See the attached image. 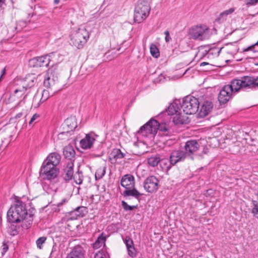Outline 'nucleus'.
<instances>
[{
	"mask_svg": "<svg viewBox=\"0 0 258 258\" xmlns=\"http://www.w3.org/2000/svg\"><path fill=\"white\" fill-rule=\"evenodd\" d=\"M28 216L26 204L21 200L16 199L15 203L11 206L7 212L9 222H23L27 223L29 218Z\"/></svg>",
	"mask_w": 258,
	"mask_h": 258,
	"instance_id": "obj_1",
	"label": "nucleus"
},
{
	"mask_svg": "<svg viewBox=\"0 0 258 258\" xmlns=\"http://www.w3.org/2000/svg\"><path fill=\"white\" fill-rule=\"evenodd\" d=\"M71 43L78 49L82 48L89 38V33L84 27L73 30L70 35Z\"/></svg>",
	"mask_w": 258,
	"mask_h": 258,
	"instance_id": "obj_2",
	"label": "nucleus"
},
{
	"mask_svg": "<svg viewBox=\"0 0 258 258\" xmlns=\"http://www.w3.org/2000/svg\"><path fill=\"white\" fill-rule=\"evenodd\" d=\"M235 92L237 93L242 89L258 88V77L244 76L240 79H234L231 82Z\"/></svg>",
	"mask_w": 258,
	"mask_h": 258,
	"instance_id": "obj_3",
	"label": "nucleus"
},
{
	"mask_svg": "<svg viewBox=\"0 0 258 258\" xmlns=\"http://www.w3.org/2000/svg\"><path fill=\"white\" fill-rule=\"evenodd\" d=\"M151 0H139L135 9L134 21L140 23L149 16Z\"/></svg>",
	"mask_w": 258,
	"mask_h": 258,
	"instance_id": "obj_4",
	"label": "nucleus"
},
{
	"mask_svg": "<svg viewBox=\"0 0 258 258\" xmlns=\"http://www.w3.org/2000/svg\"><path fill=\"white\" fill-rule=\"evenodd\" d=\"M58 54L54 52L50 53L48 54L34 57L29 60V64L32 67H48L50 66L53 67L55 61V58Z\"/></svg>",
	"mask_w": 258,
	"mask_h": 258,
	"instance_id": "obj_5",
	"label": "nucleus"
},
{
	"mask_svg": "<svg viewBox=\"0 0 258 258\" xmlns=\"http://www.w3.org/2000/svg\"><path fill=\"white\" fill-rule=\"evenodd\" d=\"M58 169L50 164L42 163L40 170V175L44 179L49 180L53 184L58 181Z\"/></svg>",
	"mask_w": 258,
	"mask_h": 258,
	"instance_id": "obj_6",
	"label": "nucleus"
},
{
	"mask_svg": "<svg viewBox=\"0 0 258 258\" xmlns=\"http://www.w3.org/2000/svg\"><path fill=\"white\" fill-rule=\"evenodd\" d=\"M189 35L194 40L203 41L210 38L211 33L210 29L206 25H200L190 28Z\"/></svg>",
	"mask_w": 258,
	"mask_h": 258,
	"instance_id": "obj_7",
	"label": "nucleus"
},
{
	"mask_svg": "<svg viewBox=\"0 0 258 258\" xmlns=\"http://www.w3.org/2000/svg\"><path fill=\"white\" fill-rule=\"evenodd\" d=\"M200 102L197 98L192 96H186L183 98L181 107L183 112L187 114L196 113L199 109Z\"/></svg>",
	"mask_w": 258,
	"mask_h": 258,
	"instance_id": "obj_8",
	"label": "nucleus"
},
{
	"mask_svg": "<svg viewBox=\"0 0 258 258\" xmlns=\"http://www.w3.org/2000/svg\"><path fill=\"white\" fill-rule=\"evenodd\" d=\"M158 122L154 119H151L144 125L141 127L138 134L146 138H153L158 130Z\"/></svg>",
	"mask_w": 258,
	"mask_h": 258,
	"instance_id": "obj_9",
	"label": "nucleus"
},
{
	"mask_svg": "<svg viewBox=\"0 0 258 258\" xmlns=\"http://www.w3.org/2000/svg\"><path fill=\"white\" fill-rule=\"evenodd\" d=\"M33 218L31 214L29 215V218L27 223L23 222H9L7 231L11 236H15L23 229H27L30 227L32 224Z\"/></svg>",
	"mask_w": 258,
	"mask_h": 258,
	"instance_id": "obj_10",
	"label": "nucleus"
},
{
	"mask_svg": "<svg viewBox=\"0 0 258 258\" xmlns=\"http://www.w3.org/2000/svg\"><path fill=\"white\" fill-rule=\"evenodd\" d=\"M223 48V47L218 46H213L208 49L202 48L199 49L196 56L200 59L207 58L209 59H212L219 56Z\"/></svg>",
	"mask_w": 258,
	"mask_h": 258,
	"instance_id": "obj_11",
	"label": "nucleus"
},
{
	"mask_svg": "<svg viewBox=\"0 0 258 258\" xmlns=\"http://www.w3.org/2000/svg\"><path fill=\"white\" fill-rule=\"evenodd\" d=\"M200 144L197 140H190L187 141L183 148L188 159L193 161L195 159V155L199 150Z\"/></svg>",
	"mask_w": 258,
	"mask_h": 258,
	"instance_id": "obj_12",
	"label": "nucleus"
},
{
	"mask_svg": "<svg viewBox=\"0 0 258 258\" xmlns=\"http://www.w3.org/2000/svg\"><path fill=\"white\" fill-rule=\"evenodd\" d=\"M232 84L225 85L220 90L218 95V100L220 104L227 103L231 98L233 94L236 93Z\"/></svg>",
	"mask_w": 258,
	"mask_h": 258,
	"instance_id": "obj_13",
	"label": "nucleus"
},
{
	"mask_svg": "<svg viewBox=\"0 0 258 258\" xmlns=\"http://www.w3.org/2000/svg\"><path fill=\"white\" fill-rule=\"evenodd\" d=\"M186 158L188 159L187 155L184 150H174L171 152L170 155L169 164H168L166 167L170 168L172 166L175 165L177 163L184 161Z\"/></svg>",
	"mask_w": 258,
	"mask_h": 258,
	"instance_id": "obj_14",
	"label": "nucleus"
},
{
	"mask_svg": "<svg viewBox=\"0 0 258 258\" xmlns=\"http://www.w3.org/2000/svg\"><path fill=\"white\" fill-rule=\"evenodd\" d=\"M57 71L53 67L48 69L43 82L44 86L46 88H50L54 86L57 81Z\"/></svg>",
	"mask_w": 258,
	"mask_h": 258,
	"instance_id": "obj_15",
	"label": "nucleus"
},
{
	"mask_svg": "<svg viewBox=\"0 0 258 258\" xmlns=\"http://www.w3.org/2000/svg\"><path fill=\"white\" fill-rule=\"evenodd\" d=\"M159 180L155 176L147 177L144 182V189L149 192H153L158 189Z\"/></svg>",
	"mask_w": 258,
	"mask_h": 258,
	"instance_id": "obj_16",
	"label": "nucleus"
},
{
	"mask_svg": "<svg viewBox=\"0 0 258 258\" xmlns=\"http://www.w3.org/2000/svg\"><path fill=\"white\" fill-rule=\"evenodd\" d=\"M85 250L83 247L78 245L74 246L71 250L68 253L66 258H84Z\"/></svg>",
	"mask_w": 258,
	"mask_h": 258,
	"instance_id": "obj_17",
	"label": "nucleus"
},
{
	"mask_svg": "<svg viewBox=\"0 0 258 258\" xmlns=\"http://www.w3.org/2000/svg\"><path fill=\"white\" fill-rule=\"evenodd\" d=\"M181 102L180 100L175 99L172 103L168 106L167 109L164 112L161 113L160 115H162L165 113H167L169 115H172L178 112L180 110Z\"/></svg>",
	"mask_w": 258,
	"mask_h": 258,
	"instance_id": "obj_18",
	"label": "nucleus"
},
{
	"mask_svg": "<svg viewBox=\"0 0 258 258\" xmlns=\"http://www.w3.org/2000/svg\"><path fill=\"white\" fill-rule=\"evenodd\" d=\"M95 135L92 133L86 135L84 138L80 141V146L84 149H90L95 141Z\"/></svg>",
	"mask_w": 258,
	"mask_h": 258,
	"instance_id": "obj_19",
	"label": "nucleus"
},
{
	"mask_svg": "<svg viewBox=\"0 0 258 258\" xmlns=\"http://www.w3.org/2000/svg\"><path fill=\"white\" fill-rule=\"evenodd\" d=\"M120 184L125 189L133 188L135 185L134 176L130 174L123 175L120 180Z\"/></svg>",
	"mask_w": 258,
	"mask_h": 258,
	"instance_id": "obj_20",
	"label": "nucleus"
},
{
	"mask_svg": "<svg viewBox=\"0 0 258 258\" xmlns=\"http://www.w3.org/2000/svg\"><path fill=\"white\" fill-rule=\"evenodd\" d=\"M60 155L56 152H54L50 153L43 163H47V164H50L51 165L56 167V166L60 162Z\"/></svg>",
	"mask_w": 258,
	"mask_h": 258,
	"instance_id": "obj_21",
	"label": "nucleus"
},
{
	"mask_svg": "<svg viewBox=\"0 0 258 258\" xmlns=\"http://www.w3.org/2000/svg\"><path fill=\"white\" fill-rule=\"evenodd\" d=\"M173 117V122L176 125L186 124L189 122L188 117L186 115H183L181 113L178 112L174 114Z\"/></svg>",
	"mask_w": 258,
	"mask_h": 258,
	"instance_id": "obj_22",
	"label": "nucleus"
},
{
	"mask_svg": "<svg viewBox=\"0 0 258 258\" xmlns=\"http://www.w3.org/2000/svg\"><path fill=\"white\" fill-rule=\"evenodd\" d=\"M73 167V162L72 161H69L67 163V166L64 170V174L63 176V178L66 181H68L72 178L74 174Z\"/></svg>",
	"mask_w": 258,
	"mask_h": 258,
	"instance_id": "obj_23",
	"label": "nucleus"
},
{
	"mask_svg": "<svg viewBox=\"0 0 258 258\" xmlns=\"http://www.w3.org/2000/svg\"><path fill=\"white\" fill-rule=\"evenodd\" d=\"M212 103L210 101H206L202 104L199 114L201 116H205L212 110Z\"/></svg>",
	"mask_w": 258,
	"mask_h": 258,
	"instance_id": "obj_24",
	"label": "nucleus"
},
{
	"mask_svg": "<svg viewBox=\"0 0 258 258\" xmlns=\"http://www.w3.org/2000/svg\"><path fill=\"white\" fill-rule=\"evenodd\" d=\"M63 126H66L68 132L75 130L77 126L76 118L75 116H71L67 118L64 123Z\"/></svg>",
	"mask_w": 258,
	"mask_h": 258,
	"instance_id": "obj_25",
	"label": "nucleus"
},
{
	"mask_svg": "<svg viewBox=\"0 0 258 258\" xmlns=\"http://www.w3.org/2000/svg\"><path fill=\"white\" fill-rule=\"evenodd\" d=\"M122 195L124 197L132 196L135 199H138L142 194L134 187L132 188H128L124 190Z\"/></svg>",
	"mask_w": 258,
	"mask_h": 258,
	"instance_id": "obj_26",
	"label": "nucleus"
},
{
	"mask_svg": "<svg viewBox=\"0 0 258 258\" xmlns=\"http://www.w3.org/2000/svg\"><path fill=\"white\" fill-rule=\"evenodd\" d=\"M125 154L120 149H115L110 154V159L116 162L118 160L123 158Z\"/></svg>",
	"mask_w": 258,
	"mask_h": 258,
	"instance_id": "obj_27",
	"label": "nucleus"
},
{
	"mask_svg": "<svg viewBox=\"0 0 258 258\" xmlns=\"http://www.w3.org/2000/svg\"><path fill=\"white\" fill-rule=\"evenodd\" d=\"M63 155L67 159L72 161L73 158L75 157L76 152L72 146H66L63 149Z\"/></svg>",
	"mask_w": 258,
	"mask_h": 258,
	"instance_id": "obj_28",
	"label": "nucleus"
},
{
	"mask_svg": "<svg viewBox=\"0 0 258 258\" xmlns=\"http://www.w3.org/2000/svg\"><path fill=\"white\" fill-rule=\"evenodd\" d=\"M235 9L234 8H230L228 10H227L222 13H221L219 16L216 19V21L219 23H222L226 21L227 19L228 16L231 14H232Z\"/></svg>",
	"mask_w": 258,
	"mask_h": 258,
	"instance_id": "obj_29",
	"label": "nucleus"
},
{
	"mask_svg": "<svg viewBox=\"0 0 258 258\" xmlns=\"http://www.w3.org/2000/svg\"><path fill=\"white\" fill-rule=\"evenodd\" d=\"M106 237L102 233L97 239L95 242L93 244V247L94 249H98L105 244Z\"/></svg>",
	"mask_w": 258,
	"mask_h": 258,
	"instance_id": "obj_30",
	"label": "nucleus"
},
{
	"mask_svg": "<svg viewBox=\"0 0 258 258\" xmlns=\"http://www.w3.org/2000/svg\"><path fill=\"white\" fill-rule=\"evenodd\" d=\"M161 159L159 155H153L148 158V163L152 167L157 166L160 163Z\"/></svg>",
	"mask_w": 258,
	"mask_h": 258,
	"instance_id": "obj_31",
	"label": "nucleus"
},
{
	"mask_svg": "<svg viewBox=\"0 0 258 258\" xmlns=\"http://www.w3.org/2000/svg\"><path fill=\"white\" fill-rule=\"evenodd\" d=\"M106 167L105 166H100L96 170L95 174L96 180H99L103 178L106 173Z\"/></svg>",
	"mask_w": 258,
	"mask_h": 258,
	"instance_id": "obj_32",
	"label": "nucleus"
},
{
	"mask_svg": "<svg viewBox=\"0 0 258 258\" xmlns=\"http://www.w3.org/2000/svg\"><path fill=\"white\" fill-rule=\"evenodd\" d=\"M43 102H41V95L39 94V92L38 91L33 97L32 104L34 107H38Z\"/></svg>",
	"mask_w": 258,
	"mask_h": 258,
	"instance_id": "obj_33",
	"label": "nucleus"
},
{
	"mask_svg": "<svg viewBox=\"0 0 258 258\" xmlns=\"http://www.w3.org/2000/svg\"><path fill=\"white\" fill-rule=\"evenodd\" d=\"M258 46V41L254 44H252L246 48L243 49V52L246 51H252L253 53L255 54L254 56H258V49H256L255 47Z\"/></svg>",
	"mask_w": 258,
	"mask_h": 258,
	"instance_id": "obj_34",
	"label": "nucleus"
},
{
	"mask_svg": "<svg viewBox=\"0 0 258 258\" xmlns=\"http://www.w3.org/2000/svg\"><path fill=\"white\" fill-rule=\"evenodd\" d=\"M150 52L151 55L157 58L159 56V51L157 47L155 44H151L150 45Z\"/></svg>",
	"mask_w": 258,
	"mask_h": 258,
	"instance_id": "obj_35",
	"label": "nucleus"
},
{
	"mask_svg": "<svg viewBox=\"0 0 258 258\" xmlns=\"http://www.w3.org/2000/svg\"><path fill=\"white\" fill-rule=\"evenodd\" d=\"M74 179L76 184H82L83 180V176L82 173L79 171L77 172L74 176Z\"/></svg>",
	"mask_w": 258,
	"mask_h": 258,
	"instance_id": "obj_36",
	"label": "nucleus"
},
{
	"mask_svg": "<svg viewBox=\"0 0 258 258\" xmlns=\"http://www.w3.org/2000/svg\"><path fill=\"white\" fill-rule=\"evenodd\" d=\"M31 81V83L28 85H23L21 88L15 89L14 91L15 94H17L18 92H24L25 90L33 86L34 85V81L32 80Z\"/></svg>",
	"mask_w": 258,
	"mask_h": 258,
	"instance_id": "obj_37",
	"label": "nucleus"
},
{
	"mask_svg": "<svg viewBox=\"0 0 258 258\" xmlns=\"http://www.w3.org/2000/svg\"><path fill=\"white\" fill-rule=\"evenodd\" d=\"M41 95V102H44L49 98V93L47 90H43L41 93H39Z\"/></svg>",
	"mask_w": 258,
	"mask_h": 258,
	"instance_id": "obj_38",
	"label": "nucleus"
},
{
	"mask_svg": "<svg viewBox=\"0 0 258 258\" xmlns=\"http://www.w3.org/2000/svg\"><path fill=\"white\" fill-rule=\"evenodd\" d=\"M253 207L251 210V213L253 216L258 219V204L255 201L252 202Z\"/></svg>",
	"mask_w": 258,
	"mask_h": 258,
	"instance_id": "obj_39",
	"label": "nucleus"
},
{
	"mask_svg": "<svg viewBox=\"0 0 258 258\" xmlns=\"http://www.w3.org/2000/svg\"><path fill=\"white\" fill-rule=\"evenodd\" d=\"M40 117V115L37 113H35L32 117H31L30 120L29 121V125L33 126L35 123H36L38 121V119Z\"/></svg>",
	"mask_w": 258,
	"mask_h": 258,
	"instance_id": "obj_40",
	"label": "nucleus"
},
{
	"mask_svg": "<svg viewBox=\"0 0 258 258\" xmlns=\"http://www.w3.org/2000/svg\"><path fill=\"white\" fill-rule=\"evenodd\" d=\"M121 205L123 208V209L127 211H132L134 210V209L136 208L137 206H130L127 204L126 202H125L124 201H122L121 202Z\"/></svg>",
	"mask_w": 258,
	"mask_h": 258,
	"instance_id": "obj_41",
	"label": "nucleus"
},
{
	"mask_svg": "<svg viewBox=\"0 0 258 258\" xmlns=\"http://www.w3.org/2000/svg\"><path fill=\"white\" fill-rule=\"evenodd\" d=\"M124 242L125 243L127 248L134 246L133 241L130 237H125L124 240Z\"/></svg>",
	"mask_w": 258,
	"mask_h": 258,
	"instance_id": "obj_42",
	"label": "nucleus"
},
{
	"mask_svg": "<svg viewBox=\"0 0 258 258\" xmlns=\"http://www.w3.org/2000/svg\"><path fill=\"white\" fill-rule=\"evenodd\" d=\"M46 240V237L43 236L39 237L36 241V244L38 248H39V249H41L42 245L45 242Z\"/></svg>",
	"mask_w": 258,
	"mask_h": 258,
	"instance_id": "obj_43",
	"label": "nucleus"
},
{
	"mask_svg": "<svg viewBox=\"0 0 258 258\" xmlns=\"http://www.w3.org/2000/svg\"><path fill=\"white\" fill-rule=\"evenodd\" d=\"M128 255L132 257H135L137 255L136 250L134 246L127 248Z\"/></svg>",
	"mask_w": 258,
	"mask_h": 258,
	"instance_id": "obj_44",
	"label": "nucleus"
},
{
	"mask_svg": "<svg viewBox=\"0 0 258 258\" xmlns=\"http://www.w3.org/2000/svg\"><path fill=\"white\" fill-rule=\"evenodd\" d=\"M160 162L161 163V166H162V168H166L167 170L170 169V168H167L166 167L168 164H169V161H168V159H162V160H161Z\"/></svg>",
	"mask_w": 258,
	"mask_h": 258,
	"instance_id": "obj_45",
	"label": "nucleus"
},
{
	"mask_svg": "<svg viewBox=\"0 0 258 258\" xmlns=\"http://www.w3.org/2000/svg\"><path fill=\"white\" fill-rule=\"evenodd\" d=\"M245 4L248 7L254 6L258 4V0H245Z\"/></svg>",
	"mask_w": 258,
	"mask_h": 258,
	"instance_id": "obj_46",
	"label": "nucleus"
},
{
	"mask_svg": "<svg viewBox=\"0 0 258 258\" xmlns=\"http://www.w3.org/2000/svg\"><path fill=\"white\" fill-rule=\"evenodd\" d=\"M68 201V199H66V198H63L62 199L61 201L60 202H58L56 206L57 207V208H58L57 211H59L60 210V209L59 208H60L61 206H62L65 203H67ZM57 210H55V211H56Z\"/></svg>",
	"mask_w": 258,
	"mask_h": 258,
	"instance_id": "obj_47",
	"label": "nucleus"
},
{
	"mask_svg": "<svg viewBox=\"0 0 258 258\" xmlns=\"http://www.w3.org/2000/svg\"><path fill=\"white\" fill-rule=\"evenodd\" d=\"M94 258H106V254L102 251H99L95 254Z\"/></svg>",
	"mask_w": 258,
	"mask_h": 258,
	"instance_id": "obj_48",
	"label": "nucleus"
},
{
	"mask_svg": "<svg viewBox=\"0 0 258 258\" xmlns=\"http://www.w3.org/2000/svg\"><path fill=\"white\" fill-rule=\"evenodd\" d=\"M247 148L252 153H255L258 152V148L255 145H250L248 146Z\"/></svg>",
	"mask_w": 258,
	"mask_h": 258,
	"instance_id": "obj_49",
	"label": "nucleus"
},
{
	"mask_svg": "<svg viewBox=\"0 0 258 258\" xmlns=\"http://www.w3.org/2000/svg\"><path fill=\"white\" fill-rule=\"evenodd\" d=\"M164 34L165 35V41L166 42H169L171 40V38L170 36L169 32L168 30H166L164 32Z\"/></svg>",
	"mask_w": 258,
	"mask_h": 258,
	"instance_id": "obj_50",
	"label": "nucleus"
},
{
	"mask_svg": "<svg viewBox=\"0 0 258 258\" xmlns=\"http://www.w3.org/2000/svg\"><path fill=\"white\" fill-rule=\"evenodd\" d=\"M3 253L6 252L9 249V245L6 241L3 242Z\"/></svg>",
	"mask_w": 258,
	"mask_h": 258,
	"instance_id": "obj_51",
	"label": "nucleus"
},
{
	"mask_svg": "<svg viewBox=\"0 0 258 258\" xmlns=\"http://www.w3.org/2000/svg\"><path fill=\"white\" fill-rule=\"evenodd\" d=\"M158 130H159L162 132H166L167 131V128L165 126V125L160 124L158 122Z\"/></svg>",
	"mask_w": 258,
	"mask_h": 258,
	"instance_id": "obj_52",
	"label": "nucleus"
},
{
	"mask_svg": "<svg viewBox=\"0 0 258 258\" xmlns=\"http://www.w3.org/2000/svg\"><path fill=\"white\" fill-rule=\"evenodd\" d=\"M85 210V207H78L76 209V211L77 212H79V215H81L82 213L83 212V210Z\"/></svg>",
	"mask_w": 258,
	"mask_h": 258,
	"instance_id": "obj_53",
	"label": "nucleus"
},
{
	"mask_svg": "<svg viewBox=\"0 0 258 258\" xmlns=\"http://www.w3.org/2000/svg\"><path fill=\"white\" fill-rule=\"evenodd\" d=\"M209 63L208 62H203L202 63H201L200 64V66L201 67H203V66H206V65H207V64H209Z\"/></svg>",
	"mask_w": 258,
	"mask_h": 258,
	"instance_id": "obj_54",
	"label": "nucleus"
},
{
	"mask_svg": "<svg viewBox=\"0 0 258 258\" xmlns=\"http://www.w3.org/2000/svg\"><path fill=\"white\" fill-rule=\"evenodd\" d=\"M5 4V0H0V6Z\"/></svg>",
	"mask_w": 258,
	"mask_h": 258,
	"instance_id": "obj_55",
	"label": "nucleus"
},
{
	"mask_svg": "<svg viewBox=\"0 0 258 258\" xmlns=\"http://www.w3.org/2000/svg\"><path fill=\"white\" fill-rule=\"evenodd\" d=\"M22 112L19 113L16 115V118H20L22 116Z\"/></svg>",
	"mask_w": 258,
	"mask_h": 258,
	"instance_id": "obj_56",
	"label": "nucleus"
},
{
	"mask_svg": "<svg viewBox=\"0 0 258 258\" xmlns=\"http://www.w3.org/2000/svg\"><path fill=\"white\" fill-rule=\"evenodd\" d=\"M60 2V0H54V4L55 5H57L59 4V3Z\"/></svg>",
	"mask_w": 258,
	"mask_h": 258,
	"instance_id": "obj_57",
	"label": "nucleus"
},
{
	"mask_svg": "<svg viewBox=\"0 0 258 258\" xmlns=\"http://www.w3.org/2000/svg\"><path fill=\"white\" fill-rule=\"evenodd\" d=\"M203 152L204 153V154H207L208 153V149H204V150H203Z\"/></svg>",
	"mask_w": 258,
	"mask_h": 258,
	"instance_id": "obj_58",
	"label": "nucleus"
},
{
	"mask_svg": "<svg viewBox=\"0 0 258 258\" xmlns=\"http://www.w3.org/2000/svg\"><path fill=\"white\" fill-rule=\"evenodd\" d=\"M11 2H12V4H13V3H14V1H13V0H11Z\"/></svg>",
	"mask_w": 258,
	"mask_h": 258,
	"instance_id": "obj_59",
	"label": "nucleus"
},
{
	"mask_svg": "<svg viewBox=\"0 0 258 258\" xmlns=\"http://www.w3.org/2000/svg\"><path fill=\"white\" fill-rule=\"evenodd\" d=\"M186 72H187V70H186V71H185V72H184V73H186Z\"/></svg>",
	"mask_w": 258,
	"mask_h": 258,
	"instance_id": "obj_60",
	"label": "nucleus"
},
{
	"mask_svg": "<svg viewBox=\"0 0 258 258\" xmlns=\"http://www.w3.org/2000/svg\"><path fill=\"white\" fill-rule=\"evenodd\" d=\"M186 72H187V70H186V71H185V72H184V73H186Z\"/></svg>",
	"mask_w": 258,
	"mask_h": 258,
	"instance_id": "obj_61",
	"label": "nucleus"
},
{
	"mask_svg": "<svg viewBox=\"0 0 258 258\" xmlns=\"http://www.w3.org/2000/svg\"><path fill=\"white\" fill-rule=\"evenodd\" d=\"M186 72H187V70H186V71H185V72H184V73H186Z\"/></svg>",
	"mask_w": 258,
	"mask_h": 258,
	"instance_id": "obj_62",
	"label": "nucleus"
}]
</instances>
